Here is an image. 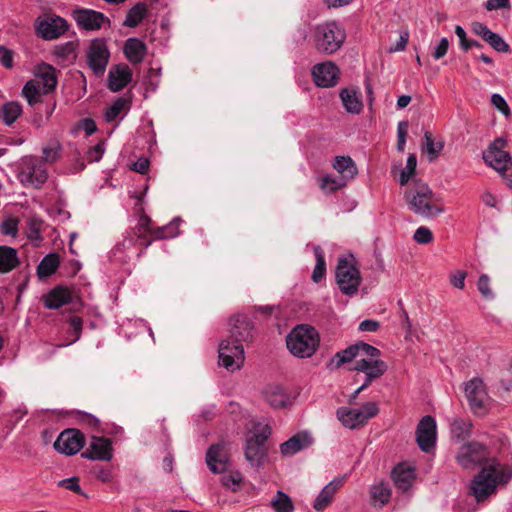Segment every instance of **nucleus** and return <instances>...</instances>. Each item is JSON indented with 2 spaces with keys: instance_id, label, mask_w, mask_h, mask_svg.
Returning <instances> with one entry per match:
<instances>
[{
  "instance_id": "nucleus-1",
  "label": "nucleus",
  "mask_w": 512,
  "mask_h": 512,
  "mask_svg": "<svg viewBox=\"0 0 512 512\" xmlns=\"http://www.w3.org/2000/svg\"><path fill=\"white\" fill-rule=\"evenodd\" d=\"M232 328L230 338L219 344V363L229 371L239 370L245 360L242 342L252 338L253 324L245 315H237L230 319Z\"/></svg>"
},
{
  "instance_id": "nucleus-2",
  "label": "nucleus",
  "mask_w": 512,
  "mask_h": 512,
  "mask_svg": "<svg viewBox=\"0 0 512 512\" xmlns=\"http://www.w3.org/2000/svg\"><path fill=\"white\" fill-rule=\"evenodd\" d=\"M512 478V470L497 459L489 460L471 482V494L477 502L486 500L496 492L497 486Z\"/></svg>"
},
{
  "instance_id": "nucleus-3",
  "label": "nucleus",
  "mask_w": 512,
  "mask_h": 512,
  "mask_svg": "<svg viewBox=\"0 0 512 512\" xmlns=\"http://www.w3.org/2000/svg\"><path fill=\"white\" fill-rule=\"evenodd\" d=\"M404 199L408 208L415 214L424 218H432L442 214L445 209L436 204V197L428 184L415 182L404 192Z\"/></svg>"
},
{
  "instance_id": "nucleus-4",
  "label": "nucleus",
  "mask_w": 512,
  "mask_h": 512,
  "mask_svg": "<svg viewBox=\"0 0 512 512\" xmlns=\"http://www.w3.org/2000/svg\"><path fill=\"white\" fill-rule=\"evenodd\" d=\"M286 345L293 356L301 359L310 358L320 345V336L314 327L298 325L287 335Z\"/></svg>"
},
{
  "instance_id": "nucleus-5",
  "label": "nucleus",
  "mask_w": 512,
  "mask_h": 512,
  "mask_svg": "<svg viewBox=\"0 0 512 512\" xmlns=\"http://www.w3.org/2000/svg\"><path fill=\"white\" fill-rule=\"evenodd\" d=\"M314 44L318 52L332 55L337 52L346 39L344 27L337 21L318 24L314 29Z\"/></svg>"
},
{
  "instance_id": "nucleus-6",
  "label": "nucleus",
  "mask_w": 512,
  "mask_h": 512,
  "mask_svg": "<svg viewBox=\"0 0 512 512\" xmlns=\"http://www.w3.org/2000/svg\"><path fill=\"white\" fill-rule=\"evenodd\" d=\"M468 406L476 417H485L491 410V398L481 377H473L463 384Z\"/></svg>"
},
{
  "instance_id": "nucleus-7",
  "label": "nucleus",
  "mask_w": 512,
  "mask_h": 512,
  "mask_svg": "<svg viewBox=\"0 0 512 512\" xmlns=\"http://www.w3.org/2000/svg\"><path fill=\"white\" fill-rule=\"evenodd\" d=\"M335 277L337 285L343 294L354 295L358 292L362 276L357 262L352 255L339 258Z\"/></svg>"
},
{
  "instance_id": "nucleus-8",
  "label": "nucleus",
  "mask_w": 512,
  "mask_h": 512,
  "mask_svg": "<svg viewBox=\"0 0 512 512\" xmlns=\"http://www.w3.org/2000/svg\"><path fill=\"white\" fill-rule=\"evenodd\" d=\"M378 413V404L370 401L364 403L359 408L339 407L336 411V416L344 427L354 430L365 426Z\"/></svg>"
},
{
  "instance_id": "nucleus-9",
  "label": "nucleus",
  "mask_w": 512,
  "mask_h": 512,
  "mask_svg": "<svg viewBox=\"0 0 512 512\" xmlns=\"http://www.w3.org/2000/svg\"><path fill=\"white\" fill-rule=\"evenodd\" d=\"M271 434V428L268 424L257 423L254 432L246 441L245 458L252 465L259 467L266 457L265 443Z\"/></svg>"
},
{
  "instance_id": "nucleus-10",
  "label": "nucleus",
  "mask_w": 512,
  "mask_h": 512,
  "mask_svg": "<svg viewBox=\"0 0 512 512\" xmlns=\"http://www.w3.org/2000/svg\"><path fill=\"white\" fill-rule=\"evenodd\" d=\"M506 141L503 138L495 139L483 152L485 163L504 177L512 176V159L504 150Z\"/></svg>"
},
{
  "instance_id": "nucleus-11",
  "label": "nucleus",
  "mask_w": 512,
  "mask_h": 512,
  "mask_svg": "<svg viewBox=\"0 0 512 512\" xmlns=\"http://www.w3.org/2000/svg\"><path fill=\"white\" fill-rule=\"evenodd\" d=\"M17 177L24 186L40 188L47 181L48 172L36 157L25 156L19 163Z\"/></svg>"
},
{
  "instance_id": "nucleus-12",
  "label": "nucleus",
  "mask_w": 512,
  "mask_h": 512,
  "mask_svg": "<svg viewBox=\"0 0 512 512\" xmlns=\"http://www.w3.org/2000/svg\"><path fill=\"white\" fill-rule=\"evenodd\" d=\"M373 349L377 353L376 355L365 351L361 358L355 361L353 370L362 372L365 374L364 386H369L373 381L380 378L387 371V364L383 360L379 359L380 350L373 346Z\"/></svg>"
},
{
  "instance_id": "nucleus-13",
  "label": "nucleus",
  "mask_w": 512,
  "mask_h": 512,
  "mask_svg": "<svg viewBox=\"0 0 512 512\" xmlns=\"http://www.w3.org/2000/svg\"><path fill=\"white\" fill-rule=\"evenodd\" d=\"M35 33L43 40L60 38L68 30L67 21L56 14H43L37 17L34 23Z\"/></svg>"
},
{
  "instance_id": "nucleus-14",
  "label": "nucleus",
  "mask_w": 512,
  "mask_h": 512,
  "mask_svg": "<svg viewBox=\"0 0 512 512\" xmlns=\"http://www.w3.org/2000/svg\"><path fill=\"white\" fill-rule=\"evenodd\" d=\"M456 458L458 463L466 469L476 465L484 466L489 460L493 459L489 457L488 448L476 441L463 445Z\"/></svg>"
},
{
  "instance_id": "nucleus-15",
  "label": "nucleus",
  "mask_w": 512,
  "mask_h": 512,
  "mask_svg": "<svg viewBox=\"0 0 512 512\" xmlns=\"http://www.w3.org/2000/svg\"><path fill=\"white\" fill-rule=\"evenodd\" d=\"M437 425L434 417L424 416L416 428V442L419 448L426 453L431 452L436 445Z\"/></svg>"
},
{
  "instance_id": "nucleus-16",
  "label": "nucleus",
  "mask_w": 512,
  "mask_h": 512,
  "mask_svg": "<svg viewBox=\"0 0 512 512\" xmlns=\"http://www.w3.org/2000/svg\"><path fill=\"white\" fill-rule=\"evenodd\" d=\"M72 17L78 27L86 31L99 30L105 24H110L109 18L104 13L88 8L74 9Z\"/></svg>"
},
{
  "instance_id": "nucleus-17",
  "label": "nucleus",
  "mask_w": 512,
  "mask_h": 512,
  "mask_svg": "<svg viewBox=\"0 0 512 512\" xmlns=\"http://www.w3.org/2000/svg\"><path fill=\"white\" fill-rule=\"evenodd\" d=\"M85 444L81 431L70 428L62 431L54 442V449L68 456L78 453Z\"/></svg>"
},
{
  "instance_id": "nucleus-18",
  "label": "nucleus",
  "mask_w": 512,
  "mask_h": 512,
  "mask_svg": "<svg viewBox=\"0 0 512 512\" xmlns=\"http://www.w3.org/2000/svg\"><path fill=\"white\" fill-rule=\"evenodd\" d=\"M311 73L316 86L330 88L338 83L340 70L332 61H326L314 65Z\"/></svg>"
},
{
  "instance_id": "nucleus-19",
  "label": "nucleus",
  "mask_w": 512,
  "mask_h": 512,
  "mask_svg": "<svg viewBox=\"0 0 512 512\" xmlns=\"http://www.w3.org/2000/svg\"><path fill=\"white\" fill-rule=\"evenodd\" d=\"M110 57V52L106 42L103 39H94L87 51V60L89 67L96 73L101 74L105 71Z\"/></svg>"
},
{
  "instance_id": "nucleus-20",
  "label": "nucleus",
  "mask_w": 512,
  "mask_h": 512,
  "mask_svg": "<svg viewBox=\"0 0 512 512\" xmlns=\"http://www.w3.org/2000/svg\"><path fill=\"white\" fill-rule=\"evenodd\" d=\"M365 351H370V353H374L376 355L377 353L373 349V346L365 343V342H358L356 344L350 345L349 347L337 352L329 362V367L338 369L342 365L346 363H350L354 359H359L362 357Z\"/></svg>"
},
{
  "instance_id": "nucleus-21",
  "label": "nucleus",
  "mask_w": 512,
  "mask_h": 512,
  "mask_svg": "<svg viewBox=\"0 0 512 512\" xmlns=\"http://www.w3.org/2000/svg\"><path fill=\"white\" fill-rule=\"evenodd\" d=\"M82 456L90 460H111L113 456L111 440L105 437L93 436L90 440L89 447Z\"/></svg>"
},
{
  "instance_id": "nucleus-22",
  "label": "nucleus",
  "mask_w": 512,
  "mask_h": 512,
  "mask_svg": "<svg viewBox=\"0 0 512 512\" xmlns=\"http://www.w3.org/2000/svg\"><path fill=\"white\" fill-rule=\"evenodd\" d=\"M132 70L127 64L112 66L108 73V88L112 92H119L132 81Z\"/></svg>"
},
{
  "instance_id": "nucleus-23",
  "label": "nucleus",
  "mask_w": 512,
  "mask_h": 512,
  "mask_svg": "<svg viewBox=\"0 0 512 512\" xmlns=\"http://www.w3.org/2000/svg\"><path fill=\"white\" fill-rule=\"evenodd\" d=\"M313 442L308 432H299L280 445L283 456H293L299 451L309 447Z\"/></svg>"
},
{
  "instance_id": "nucleus-24",
  "label": "nucleus",
  "mask_w": 512,
  "mask_h": 512,
  "mask_svg": "<svg viewBox=\"0 0 512 512\" xmlns=\"http://www.w3.org/2000/svg\"><path fill=\"white\" fill-rule=\"evenodd\" d=\"M34 74L41 83L45 94L52 92L57 86L56 69L48 64L41 63L34 68Z\"/></svg>"
},
{
  "instance_id": "nucleus-25",
  "label": "nucleus",
  "mask_w": 512,
  "mask_h": 512,
  "mask_svg": "<svg viewBox=\"0 0 512 512\" xmlns=\"http://www.w3.org/2000/svg\"><path fill=\"white\" fill-rule=\"evenodd\" d=\"M123 52L127 60L135 65L144 60L147 54V46L139 38L131 37L125 41Z\"/></svg>"
},
{
  "instance_id": "nucleus-26",
  "label": "nucleus",
  "mask_w": 512,
  "mask_h": 512,
  "mask_svg": "<svg viewBox=\"0 0 512 512\" xmlns=\"http://www.w3.org/2000/svg\"><path fill=\"white\" fill-rule=\"evenodd\" d=\"M263 397L265 401L275 409L284 408L290 402V397L287 392L277 384H269L263 390Z\"/></svg>"
},
{
  "instance_id": "nucleus-27",
  "label": "nucleus",
  "mask_w": 512,
  "mask_h": 512,
  "mask_svg": "<svg viewBox=\"0 0 512 512\" xmlns=\"http://www.w3.org/2000/svg\"><path fill=\"white\" fill-rule=\"evenodd\" d=\"M206 463L213 473L219 474L224 472L227 464L224 447L220 444L210 446L206 453Z\"/></svg>"
},
{
  "instance_id": "nucleus-28",
  "label": "nucleus",
  "mask_w": 512,
  "mask_h": 512,
  "mask_svg": "<svg viewBox=\"0 0 512 512\" xmlns=\"http://www.w3.org/2000/svg\"><path fill=\"white\" fill-rule=\"evenodd\" d=\"M392 478L397 488L407 491L415 478L414 468L401 463L392 470Z\"/></svg>"
},
{
  "instance_id": "nucleus-29",
  "label": "nucleus",
  "mask_w": 512,
  "mask_h": 512,
  "mask_svg": "<svg viewBox=\"0 0 512 512\" xmlns=\"http://www.w3.org/2000/svg\"><path fill=\"white\" fill-rule=\"evenodd\" d=\"M44 306L48 309H58L71 301V293L66 287L58 286L43 298Z\"/></svg>"
},
{
  "instance_id": "nucleus-30",
  "label": "nucleus",
  "mask_w": 512,
  "mask_h": 512,
  "mask_svg": "<svg viewBox=\"0 0 512 512\" xmlns=\"http://www.w3.org/2000/svg\"><path fill=\"white\" fill-rule=\"evenodd\" d=\"M341 485L342 481L340 479H334L326 486H324L323 489L318 494V496L316 497V499L314 500L313 508L316 511H323L324 509H326L331 504L336 491L339 489Z\"/></svg>"
},
{
  "instance_id": "nucleus-31",
  "label": "nucleus",
  "mask_w": 512,
  "mask_h": 512,
  "mask_svg": "<svg viewBox=\"0 0 512 512\" xmlns=\"http://www.w3.org/2000/svg\"><path fill=\"white\" fill-rule=\"evenodd\" d=\"M332 166L340 174L339 177L347 183L354 179L358 173L357 166L350 156H336Z\"/></svg>"
},
{
  "instance_id": "nucleus-32",
  "label": "nucleus",
  "mask_w": 512,
  "mask_h": 512,
  "mask_svg": "<svg viewBox=\"0 0 512 512\" xmlns=\"http://www.w3.org/2000/svg\"><path fill=\"white\" fill-rule=\"evenodd\" d=\"M340 98L345 110L351 114H359L363 109L360 94L354 89H342Z\"/></svg>"
},
{
  "instance_id": "nucleus-33",
  "label": "nucleus",
  "mask_w": 512,
  "mask_h": 512,
  "mask_svg": "<svg viewBox=\"0 0 512 512\" xmlns=\"http://www.w3.org/2000/svg\"><path fill=\"white\" fill-rule=\"evenodd\" d=\"M472 421L469 419L455 418L450 424V432L453 439L462 442L471 436Z\"/></svg>"
},
{
  "instance_id": "nucleus-34",
  "label": "nucleus",
  "mask_w": 512,
  "mask_h": 512,
  "mask_svg": "<svg viewBox=\"0 0 512 512\" xmlns=\"http://www.w3.org/2000/svg\"><path fill=\"white\" fill-rule=\"evenodd\" d=\"M18 264L17 250L9 246H0V273L12 271Z\"/></svg>"
},
{
  "instance_id": "nucleus-35",
  "label": "nucleus",
  "mask_w": 512,
  "mask_h": 512,
  "mask_svg": "<svg viewBox=\"0 0 512 512\" xmlns=\"http://www.w3.org/2000/svg\"><path fill=\"white\" fill-rule=\"evenodd\" d=\"M391 493L392 490L390 484L384 481L374 483L370 488V494L374 505H378L379 507H383L389 502Z\"/></svg>"
},
{
  "instance_id": "nucleus-36",
  "label": "nucleus",
  "mask_w": 512,
  "mask_h": 512,
  "mask_svg": "<svg viewBox=\"0 0 512 512\" xmlns=\"http://www.w3.org/2000/svg\"><path fill=\"white\" fill-rule=\"evenodd\" d=\"M444 148V141H435L430 131H425L422 143V150L427 153L429 162L435 161Z\"/></svg>"
},
{
  "instance_id": "nucleus-37",
  "label": "nucleus",
  "mask_w": 512,
  "mask_h": 512,
  "mask_svg": "<svg viewBox=\"0 0 512 512\" xmlns=\"http://www.w3.org/2000/svg\"><path fill=\"white\" fill-rule=\"evenodd\" d=\"M43 87L39 80H29L26 82L22 89V95L30 106H34L41 102L42 95H44Z\"/></svg>"
},
{
  "instance_id": "nucleus-38",
  "label": "nucleus",
  "mask_w": 512,
  "mask_h": 512,
  "mask_svg": "<svg viewBox=\"0 0 512 512\" xmlns=\"http://www.w3.org/2000/svg\"><path fill=\"white\" fill-rule=\"evenodd\" d=\"M147 12L146 4L138 2L128 10L123 25L130 28L138 26L147 16Z\"/></svg>"
},
{
  "instance_id": "nucleus-39",
  "label": "nucleus",
  "mask_w": 512,
  "mask_h": 512,
  "mask_svg": "<svg viewBox=\"0 0 512 512\" xmlns=\"http://www.w3.org/2000/svg\"><path fill=\"white\" fill-rule=\"evenodd\" d=\"M60 265V258L56 253L46 255L37 267V275L39 278H46L56 272Z\"/></svg>"
},
{
  "instance_id": "nucleus-40",
  "label": "nucleus",
  "mask_w": 512,
  "mask_h": 512,
  "mask_svg": "<svg viewBox=\"0 0 512 512\" xmlns=\"http://www.w3.org/2000/svg\"><path fill=\"white\" fill-rule=\"evenodd\" d=\"M22 114V106L17 101L6 102L0 108V119L5 125H12Z\"/></svg>"
},
{
  "instance_id": "nucleus-41",
  "label": "nucleus",
  "mask_w": 512,
  "mask_h": 512,
  "mask_svg": "<svg viewBox=\"0 0 512 512\" xmlns=\"http://www.w3.org/2000/svg\"><path fill=\"white\" fill-rule=\"evenodd\" d=\"M314 254L316 258V264L313 269L312 280L315 283H319L325 277L326 274L325 256L320 246H316L314 248Z\"/></svg>"
},
{
  "instance_id": "nucleus-42",
  "label": "nucleus",
  "mask_w": 512,
  "mask_h": 512,
  "mask_svg": "<svg viewBox=\"0 0 512 512\" xmlns=\"http://www.w3.org/2000/svg\"><path fill=\"white\" fill-rule=\"evenodd\" d=\"M347 185V182L341 177H335L330 174L320 179V188L325 194L333 193Z\"/></svg>"
},
{
  "instance_id": "nucleus-43",
  "label": "nucleus",
  "mask_w": 512,
  "mask_h": 512,
  "mask_svg": "<svg viewBox=\"0 0 512 512\" xmlns=\"http://www.w3.org/2000/svg\"><path fill=\"white\" fill-rule=\"evenodd\" d=\"M181 220L179 218L173 219L167 225L162 227H158L153 232V236L155 239H164V238H174L179 235V222Z\"/></svg>"
},
{
  "instance_id": "nucleus-44",
  "label": "nucleus",
  "mask_w": 512,
  "mask_h": 512,
  "mask_svg": "<svg viewBox=\"0 0 512 512\" xmlns=\"http://www.w3.org/2000/svg\"><path fill=\"white\" fill-rule=\"evenodd\" d=\"M275 512H293L294 505L291 498L283 491H277L275 498L271 502Z\"/></svg>"
},
{
  "instance_id": "nucleus-45",
  "label": "nucleus",
  "mask_w": 512,
  "mask_h": 512,
  "mask_svg": "<svg viewBox=\"0 0 512 512\" xmlns=\"http://www.w3.org/2000/svg\"><path fill=\"white\" fill-rule=\"evenodd\" d=\"M61 150L62 145L59 141H51L48 146L43 148L42 158L45 162L54 163L59 158Z\"/></svg>"
},
{
  "instance_id": "nucleus-46",
  "label": "nucleus",
  "mask_w": 512,
  "mask_h": 512,
  "mask_svg": "<svg viewBox=\"0 0 512 512\" xmlns=\"http://www.w3.org/2000/svg\"><path fill=\"white\" fill-rule=\"evenodd\" d=\"M417 166V158L414 154H410L406 160V166L400 173V185H406L414 175Z\"/></svg>"
},
{
  "instance_id": "nucleus-47",
  "label": "nucleus",
  "mask_w": 512,
  "mask_h": 512,
  "mask_svg": "<svg viewBox=\"0 0 512 512\" xmlns=\"http://www.w3.org/2000/svg\"><path fill=\"white\" fill-rule=\"evenodd\" d=\"M126 104H127V101L124 98L120 97V98L116 99L112 103V105H110L106 109V111L104 113L105 120L107 122L114 121L120 115V113L123 111Z\"/></svg>"
},
{
  "instance_id": "nucleus-48",
  "label": "nucleus",
  "mask_w": 512,
  "mask_h": 512,
  "mask_svg": "<svg viewBox=\"0 0 512 512\" xmlns=\"http://www.w3.org/2000/svg\"><path fill=\"white\" fill-rule=\"evenodd\" d=\"M455 34L459 38L460 46L464 51H467L473 47H482L481 43L478 42L477 40H470V38H467L464 28L460 25H457L455 27Z\"/></svg>"
},
{
  "instance_id": "nucleus-49",
  "label": "nucleus",
  "mask_w": 512,
  "mask_h": 512,
  "mask_svg": "<svg viewBox=\"0 0 512 512\" xmlns=\"http://www.w3.org/2000/svg\"><path fill=\"white\" fill-rule=\"evenodd\" d=\"M75 45L73 42H66L63 44L56 45L53 50V54L63 60H67L74 57Z\"/></svg>"
},
{
  "instance_id": "nucleus-50",
  "label": "nucleus",
  "mask_w": 512,
  "mask_h": 512,
  "mask_svg": "<svg viewBox=\"0 0 512 512\" xmlns=\"http://www.w3.org/2000/svg\"><path fill=\"white\" fill-rule=\"evenodd\" d=\"M477 288L481 295L488 300L494 299V293L490 287V278L487 274H482L477 281Z\"/></svg>"
},
{
  "instance_id": "nucleus-51",
  "label": "nucleus",
  "mask_w": 512,
  "mask_h": 512,
  "mask_svg": "<svg viewBox=\"0 0 512 512\" xmlns=\"http://www.w3.org/2000/svg\"><path fill=\"white\" fill-rule=\"evenodd\" d=\"M485 41L498 52H507L509 50V45L497 33L492 32L488 35V39Z\"/></svg>"
},
{
  "instance_id": "nucleus-52",
  "label": "nucleus",
  "mask_w": 512,
  "mask_h": 512,
  "mask_svg": "<svg viewBox=\"0 0 512 512\" xmlns=\"http://www.w3.org/2000/svg\"><path fill=\"white\" fill-rule=\"evenodd\" d=\"M491 103L504 116L508 117L511 115V111H510V108H509L506 100L500 94H498V93L492 94L491 95Z\"/></svg>"
},
{
  "instance_id": "nucleus-53",
  "label": "nucleus",
  "mask_w": 512,
  "mask_h": 512,
  "mask_svg": "<svg viewBox=\"0 0 512 512\" xmlns=\"http://www.w3.org/2000/svg\"><path fill=\"white\" fill-rule=\"evenodd\" d=\"M150 225H151L150 217L145 214H141L139 217V220H138V225H137V231H138L137 238L138 239L142 238V236L146 233H150L153 235V232L155 231V229H152L150 227Z\"/></svg>"
},
{
  "instance_id": "nucleus-54",
  "label": "nucleus",
  "mask_w": 512,
  "mask_h": 512,
  "mask_svg": "<svg viewBox=\"0 0 512 512\" xmlns=\"http://www.w3.org/2000/svg\"><path fill=\"white\" fill-rule=\"evenodd\" d=\"M407 131L408 122L400 121L397 126V149L401 152H403L405 149Z\"/></svg>"
},
{
  "instance_id": "nucleus-55",
  "label": "nucleus",
  "mask_w": 512,
  "mask_h": 512,
  "mask_svg": "<svg viewBox=\"0 0 512 512\" xmlns=\"http://www.w3.org/2000/svg\"><path fill=\"white\" fill-rule=\"evenodd\" d=\"M0 64L7 69H11L14 66L13 50L3 45H0Z\"/></svg>"
},
{
  "instance_id": "nucleus-56",
  "label": "nucleus",
  "mask_w": 512,
  "mask_h": 512,
  "mask_svg": "<svg viewBox=\"0 0 512 512\" xmlns=\"http://www.w3.org/2000/svg\"><path fill=\"white\" fill-rule=\"evenodd\" d=\"M414 239L419 244H428L433 240V234L429 228L421 226L415 231Z\"/></svg>"
},
{
  "instance_id": "nucleus-57",
  "label": "nucleus",
  "mask_w": 512,
  "mask_h": 512,
  "mask_svg": "<svg viewBox=\"0 0 512 512\" xmlns=\"http://www.w3.org/2000/svg\"><path fill=\"white\" fill-rule=\"evenodd\" d=\"M222 484L226 487L236 490L242 481V476L239 472H233L222 477Z\"/></svg>"
},
{
  "instance_id": "nucleus-58",
  "label": "nucleus",
  "mask_w": 512,
  "mask_h": 512,
  "mask_svg": "<svg viewBox=\"0 0 512 512\" xmlns=\"http://www.w3.org/2000/svg\"><path fill=\"white\" fill-rule=\"evenodd\" d=\"M69 324H70V327L72 328L73 332L75 333V338L72 341L68 342L67 345H70V344L76 342L77 340H79V338L81 336L83 321L80 317L73 316L70 318ZM64 346H66V344L59 345V347H64Z\"/></svg>"
},
{
  "instance_id": "nucleus-59",
  "label": "nucleus",
  "mask_w": 512,
  "mask_h": 512,
  "mask_svg": "<svg viewBox=\"0 0 512 512\" xmlns=\"http://www.w3.org/2000/svg\"><path fill=\"white\" fill-rule=\"evenodd\" d=\"M104 145V142H99L88 150L87 157L90 162H98L102 158L105 152Z\"/></svg>"
},
{
  "instance_id": "nucleus-60",
  "label": "nucleus",
  "mask_w": 512,
  "mask_h": 512,
  "mask_svg": "<svg viewBox=\"0 0 512 512\" xmlns=\"http://www.w3.org/2000/svg\"><path fill=\"white\" fill-rule=\"evenodd\" d=\"M58 486L71 490L75 493H81V487L79 485V478L77 477H71L62 479L58 482Z\"/></svg>"
},
{
  "instance_id": "nucleus-61",
  "label": "nucleus",
  "mask_w": 512,
  "mask_h": 512,
  "mask_svg": "<svg viewBox=\"0 0 512 512\" xmlns=\"http://www.w3.org/2000/svg\"><path fill=\"white\" fill-rule=\"evenodd\" d=\"M467 277V272L463 270H458L454 274L450 276V283L452 286L458 289L465 288V279Z\"/></svg>"
},
{
  "instance_id": "nucleus-62",
  "label": "nucleus",
  "mask_w": 512,
  "mask_h": 512,
  "mask_svg": "<svg viewBox=\"0 0 512 512\" xmlns=\"http://www.w3.org/2000/svg\"><path fill=\"white\" fill-rule=\"evenodd\" d=\"M448 48H449V41L446 37H443L439 43L437 44V46L435 47L432 55L433 57L436 59V60H439L441 58H443L447 51H448Z\"/></svg>"
},
{
  "instance_id": "nucleus-63",
  "label": "nucleus",
  "mask_w": 512,
  "mask_h": 512,
  "mask_svg": "<svg viewBox=\"0 0 512 512\" xmlns=\"http://www.w3.org/2000/svg\"><path fill=\"white\" fill-rule=\"evenodd\" d=\"M471 29L473 33L480 36L483 40H487L488 35L493 32L485 24L481 22H473L471 25Z\"/></svg>"
},
{
  "instance_id": "nucleus-64",
  "label": "nucleus",
  "mask_w": 512,
  "mask_h": 512,
  "mask_svg": "<svg viewBox=\"0 0 512 512\" xmlns=\"http://www.w3.org/2000/svg\"><path fill=\"white\" fill-rule=\"evenodd\" d=\"M510 7L511 5L509 0H487L485 3V8L488 11L509 9Z\"/></svg>"
}]
</instances>
